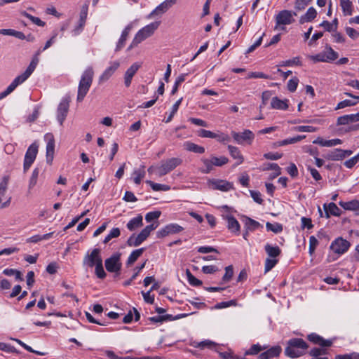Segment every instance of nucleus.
<instances>
[{
  "label": "nucleus",
  "mask_w": 359,
  "mask_h": 359,
  "mask_svg": "<svg viewBox=\"0 0 359 359\" xmlns=\"http://www.w3.org/2000/svg\"><path fill=\"white\" fill-rule=\"evenodd\" d=\"M88 5L87 4H85L83 5L81 9V12L79 14V22H81V23H86L87 15H88Z\"/></svg>",
  "instance_id": "56"
},
{
  "label": "nucleus",
  "mask_w": 359,
  "mask_h": 359,
  "mask_svg": "<svg viewBox=\"0 0 359 359\" xmlns=\"http://www.w3.org/2000/svg\"><path fill=\"white\" fill-rule=\"evenodd\" d=\"M160 22H154L149 25H146L141 29H140L135 34V37L142 42L144 39L151 36L154 32L158 28Z\"/></svg>",
  "instance_id": "6"
},
{
  "label": "nucleus",
  "mask_w": 359,
  "mask_h": 359,
  "mask_svg": "<svg viewBox=\"0 0 359 359\" xmlns=\"http://www.w3.org/2000/svg\"><path fill=\"white\" fill-rule=\"evenodd\" d=\"M198 136L205 138H217V134L212 133L210 130L205 129H201L198 131Z\"/></svg>",
  "instance_id": "52"
},
{
  "label": "nucleus",
  "mask_w": 359,
  "mask_h": 359,
  "mask_svg": "<svg viewBox=\"0 0 359 359\" xmlns=\"http://www.w3.org/2000/svg\"><path fill=\"white\" fill-rule=\"evenodd\" d=\"M231 135L235 142L239 144H243L245 143L251 144L255 138V135L250 130H245L242 133L232 131Z\"/></svg>",
  "instance_id": "8"
},
{
  "label": "nucleus",
  "mask_w": 359,
  "mask_h": 359,
  "mask_svg": "<svg viewBox=\"0 0 359 359\" xmlns=\"http://www.w3.org/2000/svg\"><path fill=\"white\" fill-rule=\"evenodd\" d=\"M120 66L118 61H114L110 62L109 67H108L104 72L101 74L99 78L100 82H104L109 79V78L114 74Z\"/></svg>",
  "instance_id": "17"
},
{
  "label": "nucleus",
  "mask_w": 359,
  "mask_h": 359,
  "mask_svg": "<svg viewBox=\"0 0 359 359\" xmlns=\"http://www.w3.org/2000/svg\"><path fill=\"white\" fill-rule=\"evenodd\" d=\"M307 57L313 62H326V55L325 51H322L316 55H308Z\"/></svg>",
  "instance_id": "42"
},
{
  "label": "nucleus",
  "mask_w": 359,
  "mask_h": 359,
  "mask_svg": "<svg viewBox=\"0 0 359 359\" xmlns=\"http://www.w3.org/2000/svg\"><path fill=\"white\" fill-rule=\"evenodd\" d=\"M340 152V149H335L328 151L324 155V157L330 161H340L343 159V156H341Z\"/></svg>",
  "instance_id": "35"
},
{
  "label": "nucleus",
  "mask_w": 359,
  "mask_h": 359,
  "mask_svg": "<svg viewBox=\"0 0 359 359\" xmlns=\"http://www.w3.org/2000/svg\"><path fill=\"white\" fill-rule=\"evenodd\" d=\"M309 346L301 338H292L287 341V346L285 349V353L290 358H295L305 354Z\"/></svg>",
  "instance_id": "2"
},
{
  "label": "nucleus",
  "mask_w": 359,
  "mask_h": 359,
  "mask_svg": "<svg viewBox=\"0 0 359 359\" xmlns=\"http://www.w3.org/2000/svg\"><path fill=\"white\" fill-rule=\"evenodd\" d=\"M287 102V100H282L278 97H273L271 100V106L273 109L285 110L288 108Z\"/></svg>",
  "instance_id": "30"
},
{
  "label": "nucleus",
  "mask_w": 359,
  "mask_h": 359,
  "mask_svg": "<svg viewBox=\"0 0 359 359\" xmlns=\"http://www.w3.org/2000/svg\"><path fill=\"white\" fill-rule=\"evenodd\" d=\"M184 230V228L177 224H169L160 229L156 233L157 238H164L171 234H175L181 232Z\"/></svg>",
  "instance_id": "13"
},
{
  "label": "nucleus",
  "mask_w": 359,
  "mask_h": 359,
  "mask_svg": "<svg viewBox=\"0 0 359 359\" xmlns=\"http://www.w3.org/2000/svg\"><path fill=\"white\" fill-rule=\"evenodd\" d=\"M260 226V224L250 218V217H245V228L247 229V230H250V231H253L258 229Z\"/></svg>",
  "instance_id": "39"
},
{
  "label": "nucleus",
  "mask_w": 359,
  "mask_h": 359,
  "mask_svg": "<svg viewBox=\"0 0 359 359\" xmlns=\"http://www.w3.org/2000/svg\"><path fill=\"white\" fill-rule=\"evenodd\" d=\"M161 216L160 211L149 212L145 215V220L147 222H151L154 219H157Z\"/></svg>",
  "instance_id": "62"
},
{
  "label": "nucleus",
  "mask_w": 359,
  "mask_h": 359,
  "mask_svg": "<svg viewBox=\"0 0 359 359\" xmlns=\"http://www.w3.org/2000/svg\"><path fill=\"white\" fill-rule=\"evenodd\" d=\"M201 161L203 164V167L201 168V172L202 173H210L213 170V163H212V159L208 158H202Z\"/></svg>",
  "instance_id": "40"
},
{
  "label": "nucleus",
  "mask_w": 359,
  "mask_h": 359,
  "mask_svg": "<svg viewBox=\"0 0 359 359\" xmlns=\"http://www.w3.org/2000/svg\"><path fill=\"white\" fill-rule=\"evenodd\" d=\"M297 13L288 10H283L280 11L275 18L276 26L275 29L285 30V26L289 25L294 22V16Z\"/></svg>",
  "instance_id": "3"
},
{
  "label": "nucleus",
  "mask_w": 359,
  "mask_h": 359,
  "mask_svg": "<svg viewBox=\"0 0 359 359\" xmlns=\"http://www.w3.org/2000/svg\"><path fill=\"white\" fill-rule=\"evenodd\" d=\"M158 226V222H154L145 228H144L141 232L138 234L142 241H144L150 235L151 232L155 230Z\"/></svg>",
  "instance_id": "27"
},
{
  "label": "nucleus",
  "mask_w": 359,
  "mask_h": 359,
  "mask_svg": "<svg viewBox=\"0 0 359 359\" xmlns=\"http://www.w3.org/2000/svg\"><path fill=\"white\" fill-rule=\"evenodd\" d=\"M233 275V269L232 266H228L225 268V273L222 277L224 282H229Z\"/></svg>",
  "instance_id": "58"
},
{
  "label": "nucleus",
  "mask_w": 359,
  "mask_h": 359,
  "mask_svg": "<svg viewBox=\"0 0 359 359\" xmlns=\"http://www.w3.org/2000/svg\"><path fill=\"white\" fill-rule=\"evenodd\" d=\"M324 51L326 55V62H331L337 60L339 57L338 53L334 50L330 46H327Z\"/></svg>",
  "instance_id": "36"
},
{
  "label": "nucleus",
  "mask_w": 359,
  "mask_h": 359,
  "mask_svg": "<svg viewBox=\"0 0 359 359\" xmlns=\"http://www.w3.org/2000/svg\"><path fill=\"white\" fill-rule=\"evenodd\" d=\"M186 275L190 285L193 286H200L202 285V281L196 278L189 269L186 270Z\"/></svg>",
  "instance_id": "41"
},
{
  "label": "nucleus",
  "mask_w": 359,
  "mask_h": 359,
  "mask_svg": "<svg viewBox=\"0 0 359 359\" xmlns=\"http://www.w3.org/2000/svg\"><path fill=\"white\" fill-rule=\"evenodd\" d=\"M335 359H359V353L353 352L349 354L337 355Z\"/></svg>",
  "instance_id": "63"
},
{
  "label": "nucleus",
  "mask_w": 359,
  "mask_h": 359,
  "mask_svg": "<svg viewBox=\"0 0 359 359\" xmlns=\"http://www.w3.org/2000/svg\"><path fill=\"white\" fill-rule=\"evenodd\" d=\"M143 218L141 215H138L137 217L131 219L127 224V228L130 231H134L136 229L143 225Z\"/></svg>",
  "instance_id": "28"
},
{
  "label": "nucleus",
  "mask_w": 359,
  "mask_h": 359,
  "mask_svg": "<svg viewBox=\"0 0 359 359\" xmlns=\"http://www.w3.org/2000/svg\"><path fill=\"white\" fill-rule=\"evenodd\" d=\"M94 71L92 67H88L82 74L78 87L76 100L81 102L87 95L93 83Z\"/></svg>",
  "instance_id": "1"
},
{
  "label": "nucleus",
  "mask_w": 359,
  "mask_h": 359,
  "mask_svg": "<svg viewBox=\"0 0 359 359\" xmlns=\"http://www.w3.org/2000/svg\"><path fill=\"white\" fill-rule=\"evenodd\" d=\"M70 97H65L60 102L57 109V119L60 126H62L69 111Z\"/></svg>",
  "instance_id": "7"
},
{
  "label": "nucleus",
  "mask_w": 359,
  "mask_h": 359,
  "mask_svg": "<svg viewBox=\"0 0 359 359\" xmlns=\"http://www.w3.org/2000/svg\"><path fill=\"white\" fill-rule=\"evenodd\" d=\"M144 251V248H140V249L133 250L128 258L127 265H131L135 262H136L137 259L142 255Z\"/></svg>",
  "instance_id": "38"
},
{
  "label": "nucleus",
  "mask_w": 359,
  "mask_h": 359,
  "mask_svg": "<svg viewBox=\"0 0 359 359\" xmlns=\"http://www.w3.org/2000/svg\"><path fill=\"white\" fill-rule=\"evenodd\" d=\"M212 163H213L214 166H222L225 164H226L229 162V159L225 156H220V157H216L212 156L211 158Z\"/></svg>",
  "instance_id": "45"
},
{
  "label": "nucleus",
  "mask_w": 359,
  "mask_h": 359,
  "mask_svg": "<svg viewBox=\"0 0 359 359\" xmlns=\"http://www.w3.org/2000/svg\"><path fill=\"white\" fill-rule=\"evenodd\" d=\"M23 82L18 77H15L11 83L7 87V88L0 93V100L10 95L14 90Z\"/></svg>",
  "instance_id": "22"
},
{
  "label": "nucleus",
  "mask_w": 359,
  "mask_h": 359,
  "mask_svg": "<svg viewBox=\"0 0 359 359\" xmlns=\"http://www.w3.org/2000/svg\"><path fill=\"white\" fill-rule=\"evenodd\" d=\"M143 241L140 238V236L132 235L128 240L127 243L129 246H139Z\"/></svg>",
  "instance_id": "53"
},
{
  "label": "nucleus",
  "mask_w": 359,
  "mask_h": 359,
  "mask_svg": "<svg viewBox=\"0 0 359 359\" xmlns=\"http://www.w3.org/2000/svg\"><path fill=\"white\" fill-rule=\"evenodd\" d=\"M318 245V241L313 236L309 238V254L312 255L314 253L316 248Z\"/></svg>",
  "instance_id": "61"
},
{
  "label": "nucleus",
  "mask_w": 359,
  "mask_h": 359,
  "mask_svg": "<svg viewBox=\"0 0 359 359\" xmlns=\"http://www.w3.org/2000/svg\"><path fill=\"white\" fill-rule=\"evenodd\" d=\"M264 249L269 257L276 258L281 253V250L278 246H273L269 243L265 245Z\"/></svg>",
  "instance_id": "31"
},
{
  "label": "nucleus",
  "mask_w": 359,
  "mask_h": 359,
  "mask_svg": "<svg viewBox=\"0 0 359 359\" xmlns=\"http://www.w3.org/2000/svg\"><path fill=\"white\" fill-rule=\"evenodd\" d=\"M278 260L276 258L268 257L265 260L264 271L265 273L271 271L278 263Z\"/></svg>",
  "instance_id": "43"
},
{
  "label": "nucleus",
  "mask_w": 359,
  "mask_h": 359,
  "mask_svg": "<svg viewBox=\"0 0 359 359\" xmlns=\"http://www.w3.org/2000/svg\"><path fill=\"white\" fill-rule=\"evenodd\" d=\"M39 175V168H35L33 170V172L32 173V176L29 179V186H28L29 189H32L36 184Z\"/></svg>",
  "instance_id": "48"
},
{
  "label": "nucleus",
  "mask_w": 359,
  "mask_h": 359,
  "mask_svg": "<svg viewBox=\"0 0 359 359\" xmlns=\"http://www.w3.org/2000/svg\"><path fill=\"white\" fill-rule=\"evenodd\" d=\"M191 345L194 348H199L201 349L205 348L212 349L216 346V344L210 340H205L200 342L194 341Z\"/></svg>",
  "instance_id": "32"
},
{
  "label": "nucleus",
  "mask_w": 359,
  "mask_h": 359,
  "mask_svg": "<svg viewBox=\"0 0 359 359\" xmlns=\"http://www.w3.org/2000/svg\"><path fill=\"white\" fill-rule=\"evenodd\" d=\"M165 11L163 9V7H161V5L159 4L158 6L156 7L155 9H154L147 16V19H151L156 16H161L163 13H165Z\"/></svg>",
  "instance_id": "50"
},
{
  "label": "nucleus",
  "mask_w": 359,
  "mask_h": 359,
  "mask_svg": "<svg viewBox=\"0 0 359 359\" xmlns=\"http://www.w3.org/2000/svg\"><path fill=\"white\" fill-rule=\"evenodd\" d=\"M325 212V217L327 218H329L330 215L334 216H340L341 211V210L337 207V205L334 203H330L328 205L324 204L323 205Z\"/></svg>",
  "instance_id": "19"
},
{
  "label": "nucleus",
  "mask_w": 359,
  "mask_h": 359,
  "mask_svg": "<svg viewBox=\"0 0 359 359\" xmlns=\"http://www.w3.org/2000/svg\"><path fill=\"white\" fill-rule=\"evenodd\" d=\"M316 10L313 7H310L307 10L306 13L304 15L301 16L299 19V22L301 24H304V22H311L316 18Z\"/></svg>",
  "instance_id": "26"
},
{
  "label": "nucleus",
  "mask_w": 359,
  "mask_h": 359,
  "mask_svg": "<svg viewBox=\"0 0 359 359\" xmlns=\"http://www.w3.org/2000/svg\"><path fill=\"white\" fill-rule=\"evenodd\" d=\"M146 183L149 184L151 189L155 191H167L170 189V187L167 184L154 183L151 180H147Z\"/></svg>",
  "instance_id": "37"
},
{
  "label": "nucleus",
  "mask_w": 359,
  "mask_h": 359,
  "mask_svg": "<svg viewBox=\"0 0 359 359\" xmlns=\"http://www.w3.org/2000/svg\"><path fill=\"white\" fill-rule=\"evenodd\" d=\"M339 205L346 210L356 211L359 214V201L354 199L350 201H339Z\"/></svg>",
  "instance_id": "24"
},
{
  "label": "nucleus",
  "mask_w": 359,
  "mask_h": 359,
  "mask_svg": "<svg viewBox=\"0 0 359 359\" xmlns=\"http://www.w3.org/2000/svg\"><path fill=\"white\" fill-rule=\"evenodd\" d=\"M357 103V101H353L351 100H344L338 103V104L335 107V110L343 109L347 107L355 106Z\"/></svg>",
  "instance_id": "51"
},
{
  "label": "nucleus",
  "mask_w": 359,
  "mask_h": 359,
  "mask_svg": "<svg viewBox=\"0 0 359 359\" xmlns=\"http://www.w3.org/2000/svg\"><path fill=\"white\" fill-rule=\"evenodd\" d=\"M182 163V160L180 158H171L165 161H162L161 164L157 166V175L163 177Z\"/></svg>",
  "instance_id": "4"
},
{
  "label": "nucleus",
  "mask_w": 359,
  "mask_h": 359,
  "mask_svg": "<svg viewBox=\"0 0 359 359\" xmlns=\"http://www.w3.org/2000/svg\"><path fill=\"white\" fill-rule=\"evenodd\" d=\"M308 339L311 342L318 344L323 347H328L332 345V341L330 340H325L320 336L316 334H311L308 336Z\"/></svg>",
  "instance_id": "23"
},
{
  "label": "nucleus",
  "mask_w": 359,
  "mask_h": 359,
  "mask_svg": "<svg viewBox=\"0 0 359 359\" xmlns=\"http://www.w3.org/2000/svg\"><path fill=\"white\" fill-rule=\"evenodd\" d=\"M266 227L267 231H271L276 233H280L283 231V226L279 223L271 224L270 222H267L266 224Z\"/></svg>",
  "instance_id": "47"
},
{
  "label": "nucleus",
  "mask_w": 359,
  "mask_h": 359,
  "mask_svg": "<svg viewBox=\"0 0 359 359\" xmlns=\"http://www.w3.org/2000/svg\"><path fill=\"white\" fill-rule=\"evenodd\" d=\"M294 130L297 132L314 133L317 131V128L311 126H299L294 127Z\"/></svg>",
  "instance_id": "54"
},
{
  "label": "nucleus",
  "mask_w": 359,
  "mask_h": 359,
  "mask_svg": "<svg viewBox=\"0 0 359 359\" xmlns=\"http://www.w3.org/2000/svg\"><path fill=\"white\" fill-rule=\"evenodd\" d=\"M346 34L351 38L352 39H356L359 38V32L354 29L352 27H346Z\"/></svg>",
  "instance_id": "64"
},
{
  "label": "nucleus",
  "mask_w": 359,
  "mask_h": 359,
  "mask_svg": "<svg viewBox=\"0 0 359 359\" xmlns=\"http://www.w3.org/2000/svg\"><path fill=\"white\" fill-rule=\"evenodd\" d=\"M41 50H39L34 57H33L32 60L31 61L30 64L26 69V70L20 75L18 76L17 77L19 78L23 83L31 76V74L33 73L34 69L36 67V65L39 62V58L38 56L41 53Z\"/></svg>",
  "instance_id": "15"
},
{
  "label": "nucleus",
  "mask_w": 359,
  "mask_h": 359,
  "mask_svg": "<svg viewBox=\"0 0 359 359\" xmlns=\"http://www.w3.org/2000/svg\"><path fill=\"white\" fill-rule=\"evenodd\" d=\"M299 79L297 77H293L287 82V89L290 92H294L297 88Z\"/></svg>",
  "instance_id": "60"
},
{
  "label": "nucleus",
  "mask_w": 359,
  "mask_h": 359,
  "mask_svg": "<svg viewBox=\"0 0 359 359\" xmlns=\"http://www.w3.org/2000/svg\"><path fill=\"white\" fill-rule=\"evenodd\" d=\"M121 254L116 253L105 260V267L109 272H118L121 269Z\"/></svg>",
  "instance_id": "11"
},
{
  "label": "nucleus",
  "mask_w": 359,
  "mask_h": 359,
  "mask_svg": "<svg viewBox=\"0 0 359 359\" xmlns=\"http://www.w3.org/2000/svg\"><path fill=\"white\" fill-rule=\"evenodd\" d=\"M102 262L100 255V250L93 249L90 253H88L83 258V264L88 267L93 268Z\"/></svg>",
  "instance_id": "9"
},
{
  "label": "nucleus",
  "mask_w": 359,
  "mask_h": 359,
  "mask_svg": "<svg viewBox=\"0 0 359 359\" xmlns=\"http://www.w3.org/2000/svg\"><path fill=\"white\" fill-rule=\"evenodd\" d=\"M228 149L231 156L233 158L237 160L236 165H240L243 162L244 158L238 147L232 145H229Z\"/></svg>",
  "instance_id": "25"
},
{
  "label": "nucleus",
  "mask_w": 359,
  "mask_h": 359,
  "mask_svg": "<svg viewBox=\"0 0 359 359\" xmlns=\"http://www.w3.org/2000/svg\"><path fill=\"white\" fill-rule=\"evenodd\" d=\"M349 247L350 243L342 238H337L330 245L331 250L338 255H342L346 252Z\"/></svg>",
  "instance_id": "14"
},
{
  "label": "nucleus",
  "mask_w": 359,
  "mask_h": 359,
  "mask_svg": "<svg viewBox=\"0 0 359 359\" xmlns=\"http://www.w3.org/2000/svg\"><path fill=\"white\" fill-rule=\"evenodd\" d=\"M340 6L345 15H352L353 4L350 0H340Z\"/></svg>",
  "instance_id": "33"
},
{
  "label": "nucleus",
  "mask_w": 359,
  "mask_h": 359,
  "mask_svg": "<svg viewBox=\"0 0 359 359\" xmlns=\"http://www.w3.org/2000/svg\"><path fill=\"white\" fill-rule=\"evenodd\" d=\"M184 148L189 151H192L196 154H203L205 152V148L199 146L198 144H196L191 142L187 141L185 142L183 144Z\"/></svg>",
  "instance_id": "29"
},
{
  "label": "nucleus",
  "mask_w": 359,
  "mask_h": 359,
  "mask_svg": "<svg viewBox=\"0 0 359 359\" xmlns=\"http://www.w3.org/2000/svg\"><path fill=\"white\" fill-rule=\"evenodd\" d=\"M182 97H181L180 99H179L173 105H172V111L170 114V115L168 116V117L167 118V119L165 120V123H169L172 121L174 115L176 114V112L177 111L178 109H179V107L182 102Z\"/></svg>",
  "instance_id": "49"
},
{
  "label": "nucleus",
  "mask_w": 359,
  "mask_h": 359,
  "mask_svg": "<svg viewBox=\"0 0 359 359\" xmlns=\"http://www.w3.org/2000/svg\"><path fill=\"white\" fill-rule=\"evenodd\" d=\"M264 349H265V347H262L259 344H254L245 352V355H256Z\"/></svg>",
  "instance_id": "57"
},
{
  "label": "nucleus",
  "mask_w": 359,
  "mask_h": 359,
  "mask_svg": "<svg viewBox=\"0 0 359 359\" xmlns=\"http://www.w3.org/2000/svg\"><path fill=\"white\" fill-rule=\"evenodd\" d=\"M39 145L36 142L32 143L27 149L24 160V171L26 172L34 163L38 153Z\"/></svg>",
  "instance_id": "5"
},
{
  "label": "nucleus",
  "mask_w": 359,
  "mask_h": 359,
  "mask_svg": "<svg viewBox=\"0 0 359 359\" xmlns=\"http://www.w3.org/2000/svg\"><path fill=\"white\" fill-rule=\"evenodd\" d=\"M46 142V162L51 164L55 154V137L52 133H46L44 135Z\"/></svg>",
  "instance_id": "12"
},
{
  "label": "nucleus",
  "mask_w": 359,
  "mask_h": 359,
  "mask_svg": "<svg viewBox=\"0 0 359 359\" xmlns=\"http://www.w3.org/2000/svg\"><path fill=\"white\" fill-rule=\"evenodd\" d=\"M95 272L97 278L100 279H104L106 277L107 274L104 270L102 262L95 266Z\"/></svg>",
  "instance_id": "55"
},
{
  "label": "nucleus",
  "mask_w": 359,
  "mask_h": 359,
  "mask_svg": "<svg viewBox=\"0 0 359 359\" xmlns=\"http://www.w3.org/2000/svg\"><path fill=\"white\" fill-rule=\"evenodd\" d=\"M312 0H296L294 8L297 11L304 10Z\"/></svg>",
  "instance_id": "59"
},
{
  "label": "nucleus",
  "mask_w": 359,
  "mask_h": 359,
  "mask_svg": "<svg viewBox=\"0 0 359 359\" xmlns=\"http://www.w3.org/2000/svg\"><path fill=\"white\" fill-rule=\"evenodd\" d=\"M208 186L214 190L228 191L233 189V183L224 180L212 179L208 182Z\"/></svg>",
  "instance_id": "10"
},
{
  "label": "nucleus",
  "mask_w": 359,
  "mask_h": 359,
  "mask_svg": "<svg viewBox=\"0 0 359 359\" xmlns=\"http://www.w3.org/2000/svg\"><path fill=\"white\" fill-rule=\"evenodd\" d=\"M133 181L136 184H140L142 180L145 176L144 165H142L139 169L135 170L133 172Z\"/></svg>",
  "instance_id": "34"
},
{
  "label": "nucleus",
  "mask_w": 359,
  "mask_h": 359,
  "mask_svg": "<svg viewBox=\"0 0 359 359\" xmlns=\"http://www.w3.org/2000/svg\"><path fill=\"white\" fill-rule=\"evenodd\" d=\"M8 181V176H4L0 182V208H1L7 207L10 203V199L8 201L1 203V197L4 196L6 192Z\"/></svg>",
  "instance_id": "18"
},
{
  "label": "nucleus",
  "mask_w": 359,
  "mask_h": 359,
  "mask_svg": "<svg viewBox=\"0 0 359 359\" xmlns=\"http://www.w3.org/2000/svg\"><path fill=\"white\" fill-rule=\"evenodd\" d=\"M225 219L227 221L228 229L232 233L238 234L241 228L238 222L231 215H226Z\"/></svg>",
  "instance_id": "20"
},
{
  "label": "nucleus",
  "mask_w": 359,
  "mask_h": 359,
  "mask_svg": "<svg viewBox=\"0 0 359 359\" xmlns=\"http://www.w3.org/2000/svg\"><path fill=\"white\" fill-rule=\"evenodd\" d=\"M279 65L282 66V67H286V66L290 67V66H293V65L301 66L302 62H301L299 57H295L291 60L283 61Z\"/></svg>",
  "instance_id": "46"
},
{
  "label": "nucleus",
  "mask_w": 359,
  "mask_h": 359,
  "mask_svg": "<svg viewBox=\"0 0 359 359\" xmlns=\"http://www.w3.org/2000/svg\"><path fill=\"white\" fill-rule=\"evenodd\" d=\"M121 231L120 229L117 227L113 228L108 235L104 238L103 243H107L112 238H117L120 236Z\"/></svg>",
  "instance_id": "44"
},
{
  "label": "nucleus",
  "mask_w": 359,
  "mask_h": 359,
  "mask_svg": "<svg viewBox=\"0 0 359 359\" xmlns=\"http://www.w3.org/2000/svg\"><path fill=\"white\" fill-rule=\"evenodd\" d=\"M281 352V348L279 346L271 347L266 351L262 353L259 355V359H270L273 357H277Z\"/></svg>",
  "instance_id": "21"
},
{
  "label": "nucleus",
  "mask_w": 359,
  "mask_h": 359,
  "mask_svg": "<svg viewBox=\"0 0 359 359\" xmlns=\"http://www.w3.org/2000/svg\"><path fill=\"white\" fill-rule=\"evenodd\" d=\"M141 65L138 62L133 63L125 72L124 74V84L126 87H129L134 75L137 73L140 68Z\"/></svg>",
  "instance_id": "16"
}]
</instances>
